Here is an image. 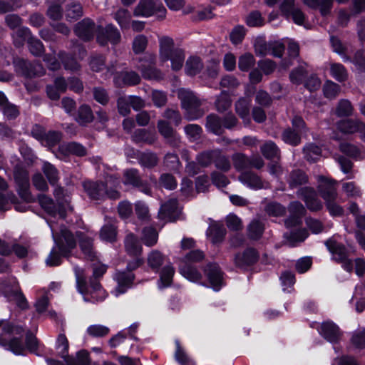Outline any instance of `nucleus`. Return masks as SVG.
<instances>
[{
  "label": "nucleus",
  "instance_id": "43",
  "mask_svg": "<svg viewBox=\"0 0 365 365\" xmlns=\"http://www.w3.org/2000/svg\"><path fill=\"white\" fill-rule=\"evenodd\" d=\"M301 133L291 128H286L282 133L283 141L292 146L299 145L301 142Z\"/></svg>",
  "mask_w": 365,
  "mask_h": 365
},
{
  "label": "nucleus",
  "instance_id": "1",
  "mask_svg": "<svg viewBox=\"0 0 365 365\" xmlns=\"http://www.w3.org/2000/svg\"><path fill=\"white\" fill-rule=\"evenodd\" d=\"M56 246L52 249L46 259L48 266H57L61 264V257H67L71 250L75 247L76 242L72 234L64 227L59 230L52 222H48Z\"/></svg>",
  "mask_w": 365,
  "mask_h": 365
},
{
  "label": "nucleus",
  "instance_id": "38",
  "mask_svg": "<svg viewBox=\"0 0 365 365\" xmlns=\"http://www.w3.org/2000/svg\"><path fill=\"white\" fill-rule=\"evenodd\" d=\"M215 166L222 172H228L231 168V163L228 157L220 149H217L214 158Z\"/></svg>",
  "mask_w": 365,
  "mask_h": 365
},
{
  "label": "nucleus",
  "instance_id": "22",
  "mask_svg": "<svg viewBox=\"0 0 365 365\" xmlns=\"http://www.w3.org/2000/svg\"><path fill=\"white\" fill-rule=\"evenodd\" d=\"M289 187L292 189L305 185L309 182L307 174L301 169L292 170L287 179Z\"/></svg>",
  "mask_w": 365,
  "mask_h": 365
},
{
  "label": "nucleus",
  "instance_id": "8",
  "mask_svg": "<svg viewBox=\"0 0 365 365\" xmlns=\"http://www.w3.org/2000/svg\"><path fill=\"white\" fill-rule=\"evenodd\" d=\"M336 128L344 134L359 133L361 139L365 142V123L358 118H346L336 123Z\"/></svg>",
  "mask_w": 365,
  "mask_h": 365
},
{
  "label": "nucleus",
  "instance_id": "26",
  "mask_svg": "<svg viewBox=\"0 0 365 365\" xmlns=\"http://www.w3.org/2000/svg\"><path fill=\"white\" fill-rule=\"evenodd\" d=\"M304 4L312 9H319L322 16H327L331 12L334 0H302Z\"/></svg>",
  "mask_w": 365,
  "mask_h": 365
},
{
  "label": "nucleus",
  "instance_id": "37",
  "mask_svg": "<svg viewBox=\"0 0 365 365\" xmlns=\"http://www.w3.org/2000/svg\"><path fill=\"white\" fill-rule=\"evenodd\" d=\"M138 163L146 168H153L158 163V158L156 153L146 151L138 155Z\"/></svg>",
  "mask_w": 365,
  "mask_h": 365
},
{
  "label": "nucleus",
  "instance_id": "6",
  "mask_svg": "<svg viewBox=\"0 0 365 365\" xmlns=\"http://www.w3.org/2000/svg\"><path fill=\"white\" fill-rule=\"evenodd\" d=\"M22 329L14 327L4 321L0 320V344L6 346L16 355L24 354L25 348L21 341L17 338H11L14 334H19Z\"/></svg>",
  "mask_w": 365,
  "mask_h": 365
},
{
  "label": "nucleus",
  "instance_id": "34",
  "mask_svg": "<svg viewBox=\"0 0 365 365\" xmlns=\"http://www.w3.org/2000/svg\"><path fill=\"white\" fill-rule=\"evenodd\" d=\"M264 211L269 217H283L287 212V207L277 202H269L266 204Z\"/></svg>",
  "mask_w": 365,
  "mask_h": 365
},
{
  "label": "nucleus",
  "instance_id": "35",
  "mask_svg": "<svg viewBox=\"0 0 365 365\" xmlns=\"http://www.w3.org/2000/svg\"><path fill=\"white\" fill-rule=\"evenodd\" d=\"M137 98L135 96H129L120 98L118 101V107L120 113L123 115L128 114L130 111V108L134 110L137 109L136 106Z\"/></svg>",
  "mask_w": 365,
  "mask_h": 365
},
{
  "label": "nucleus",
  "instance_id": "14",
  "mask_svg": "<svg viewBox=\"0 0 365 365\" xmlns=\"http://www.w3.org/2000/svg\"><path fill=\"white\" fill-rule=\"evenodd\" d=\"M180 215L178 200L172 198L161 205L159 216L161 219L169 222L175 221Z\"/></svg>",
  "mask_w": 365,
  "mask_h": 365
},
{
  "label": "nucleus",
  "instance_id": "7",
  "mask_svg": "<svg viewBox=\"0 0 365 365\" xmlns=\"http://www.w3.org/2000/svg\"><path fill=\"white\" fill-rule=\"evenodd\" d=\"M155 55L150 51H146V53H143L138 56V62L140 63L138 68L144 78L155 81H160L164 78L162 71L155 67Z\"/></svg>",
  "mask_w": 365,
  "mask_h": 365
},
{
  "label": "nucleus",
  "instance_id": "59",
  "mask_svg": "<svg viewBox=\"0 0 365 365\" xmlns=\"http://www.w3.org/2000/svg\"><path fill=\"white\" fill-rule=\"evenodd\" d=\"M48 306V299L47 297L43 296L39 298L35 304L36 311L40 313H45L47 317L51 319H55L56 317V313L54 311L46 312Z\"/></svg>",
  "mask_w": 365,
  "mask_h": 365
},
{
  "label": "nucleus",
  "instance_id": "50",
  "mask_svg": "<svg viewBox=\"0 0 365 365\" xmlns=\"http://www.w3.org/2000/svg\"><path fill=\"white\" fill-rule=\"evenodd\" d=\"M87 334L93 338L105 337L110 333V328L102 324H92L86 329Z\"/></svg>",
  "mask_w": 365,
  "mask_h": 365
},
{
  "label": "nucleus",
  "instance_id": "29",
  "mask_svg": "<svg viewBox=\"0 0 365 365\" xmlns=\"http://www.w3.org/2000/svg\"><path fill=\"white\" fill-rule=\"evenodd\" d=\"M14 178L19 187L20 194L26 197L29 187L28 173L23 169H16L14 172Z\"/></svg>",
  "mask_w": 365,
  "mask_h": 365
},
{
  "label": "nucleus",
  "instance_id": "33",
  "mask_svg": "<svg viewBox=\"0 0 365 365\" xmlns=\"http://www.w3.org/2000/svg\"><path fill=\"white\" fill-rule=\"evenodd\" d=\"M260 151L263 156L268 160L280 158V150L277 145L272 141L265 142L260 148Z\"/></svg>",
  "mask_w": 365,
  "mask_h": 365
},
{
  "label": "nucleus",
  "instance_id": "49",
  "mask_svg": "<svg viewBox=\"0 0 365 365\" xmlns=\"http://www.w3.org/2000/svg\"><path fill=\"white\" fill-rule=\"evenodd\" d=\"M341 190L348 197L356 198L362 195L360 187L354 181L342 182Z\"/></svg>",
  "mask_w": 365,
  "mask_h": 365
},
{
  "label": "nucleus",
  "instance_id": "45",
  "mask_svg": "<svg viewBox=\"0 0 365 365\" xmlns=\"http://www.w3.org/2000/svg\"><path fill=\"white\" fill-rule=\"evenodd\" d=\"M42 171L47 178L51 185H55L58 181V171L54 165L48 162H43Z\"/></svg>",
  "mask_w": 365,
  "mask_h": 365
},
{
  "label": "nucleus",
  "instance_id": "27",
  "mask_svg": "<svg viewBox=\"0 0 365 365\" xmlns=\"http://www.w3.org/2000/svg\"><path fill=\"white\" fill-rule=\"evenodd\" d=\"M179 272L185 278L192 282H197L202 278V274L192 264L180 262Z\"/></svg>",
  "mask_w": 365,
  "mask_h": 365
},
{
  "label": "nucleus",
  "instance_id": "48",
  "mask_svg": "<svg viewBox=\"0 0 365 365\" xmlns=\"http://www.w3.org/2000/svg\"><path fill=\"white\" fill-rule=\"evenodd\" d=\"M56 349L58 355L64 359L66 361V359H68L69 356L68 353V341L63 334H60L58 336L56 344Z\"/></svg>",
  "mask_w": 365,
  "mask_h": 365
},
{
  "label": "nucleus",
  "instance_id": "58",
  "mask_svg": "<svg viewBox=\"0 0 365 365\" xmlns=\"http://www.w3.org/2000/svg\"><path fill=\"white\" fill-rule=\"evenodd\" d=\"M255 64V58L250 53L242 55L238 60V67L242 71H248Z\"/></svg>",
  "mask_w": 365,
  "mask_h": 365
},
{
  "label": "nucleus",
  "instance_id": "9",
  "mask_svg": "<svg viewBox=\"0 0 365 365\" xmlns=\"http://www.w3.org/2000/svg\"><path fill=\"white\" fill-rule=\"evenodd\" d=\"M156 14L159 19H164L166 9L162 4L155 3L153 0H140L138 3V16L148 17Z\"/></svg>",
  "mask_w": 365,
  "mask_h": 365
},
{
  "label": "nucleus",
  "instance_id": "56",
  "mask_svg": "<svg viewBox=\"0 0 365 365\" xmlns=\"http://www.w3.org/2000/svg\"><path fill=\"white\" fill-rule=\"evenodd\" d=\"M41 206L51 215L56 216L58 215V206L57 207L53 200L46 195H40L38 197Z\"/></svg>",
  "mask_w": 365,
  "mask_h": 365
},
{
  "label": "nucleus",
  "instance_id": "44",
  "mask_svg": "<svg viewBox=\"0 0 365 365\" xmlns=\"http://www.w3.org/2000/svg\"><path fill=\"white\" fill-rule=\"evenodd\" d=\"M232 104V100L230 95L225 91H222L219 96H217L215 102L216 110L220 113H223L228 110Z\"/></svg>",
  "mask_w": 365,
  "mask_h": 365
},
{
  "label": "nucleus",
  "instance_id": "10",
  "mask_svg": "<svg viewBox=\"0 0 365 365\" xmlns=\"http://www.w3.org/2000/svg\"><path fill=\"white\" fill-rule=\"evenodd\" d=\"M336 185L337 181L335 180L327 178L323 175L319 177L318 192L325 202L336 200L338 197Z\"/></svg>",
  "mask_w": 365,
  "mask_h": 365
},
{
  "label": "nucleus",
  "instance_id": "42",
  "mask_svg": "<svg viewBox=\"0 0 365 365\" xmlns=\"http://www.w3.org/2000/svg\"><path fill=\"white\" fill-rule=\"evenodd\" d=\"M354 107L351 103L347 99H341L336 107L335 114L336 116L349 117L352 115Z\"/></svg>",
  "mask_w": 365,
  "mask_h": 365
},
{
  "label": "nucleus",
  "instance_id": "17",
  "mask_svg": "<svg viewBox=\"0 0 365 365\" xmlns=\"http://www.w3.org/2000/svg\"><path fill=\"white\" fill-rule=\"evenodd\" d=\"M120 34L116 28L112 25H108L105 29L98 26L97 41L104 45L108 41L115 43L120 39Z\"/></svg>",
  "mask_w": 365,
  "mask_h": 365
},
{
  "label": "nucleus",
  "instance_id": "25",
  "mask_svg": "<svg viewBox=\"0 0 365 365\" xmlns=\"http://www.w3.org/2000/svg\"><path fill=\"white\" fill-rule=\"evenodd\" d=\"M205 127L207 130L217 135L224 133L222 118L214 113L206 117Z\"/></svg>",
  "mask_w": 365,
  "mask_h": 365
},
{
  "label": "nucleus",
  "instance_id": "28",
  "mask_svg": "<svg viewBox=\"0 0 365 365\" xmlns=\"http://www.w3.org/2000/svg\"><path fill=\"white\" fill-rule=\"evenodd\" d=\"M59 151L65 155L72 154L77 156H84L86 155V148L76 142L61 144L59 146Z\"/></svg>",
  "mask_w": 365,
  "mask_h": 365
},
{
  "label": "nucleus",
  "instance_id": "52",
  "mask_svg": "<svg viewBox=\"0 0 365 365\" xmlns=\"http://www.w3.org/2000/svg\"><path fill=\"white\" fill-rule=\"evenodd\" d=\"M303 151L305 159L310 163L315 162L322 153V149L314 143L307 145Z\"/></svg>",
  "mask_w": 365,
  "mask_h": 365
},
{
  "label": "nucleus",
  "instance_id": "63",
  "mask_svg": "<svg viewBox=\"0 0 365 365\" xmlns=\"http://www.w3.org/2000/svg\"><path fill=\"white\" fill-rule=\"evenodd\" d=\"M6 297L9 301L14 302L19 308L24 309L27 307V301L21 291H12L7 294Z\"/></svg>",
  "mask_w": 365,
  "mask_h": 365
},
{
  "label": "nucleus",
  "instance_id": "62",
  "mask_svg": "<svg viewBox=\"0 0 365 365\" xmlns=\"http://www.w3.org/2000/svg\"><path fill=\"white\" fill-rule=\"evenodd\" d=\"M16 71L26 77H31L34 73L31 71V64L24 59H16L14 61Z\"/></svg>",
  "mask_w": 365,
  "mask_h": 365
},
{
  "label": "nucleus",
  "instance_id": "64",
  "mask_svg": "<svg viewBox=\"0 0 365 365\" xmlns=\"http://www.w3.org/2000/svg\"><path fill=\"white\" fill-rule=\"evenodd\" d=\"M255 102L263 108H269L272 104L273 100L271 96L264 90H259L255 96Z\"/></svg>",
  "mask_w": 365,
  "mask_h": 365
},
{
  "label": "nucleus",
  "instance_id": "24",
  "mask_svg": "<svg viewBox=\"0 0 365 365\" xmlns=\"http://www.w3.org/2000/svg\"><path fill=\"white\" fill-rule=\"evenodd\" d=\"M206 234L213 244H218L224 240L226 230L222 224L212 223L209 226Z\"/></svg>",
  "mask_w": 365,
  "mask_h": 365
},
{
  "label": "nucleus",
  "instance_id": "3",
  "mask_svg": "<svg viewBox=\"0 0 365 365\" xmlns=\"http://www.w3.org/2000/svg\"><path fill=\"white\" fill-rule=\"evenodd\" d=\"M106 271V267L105 265L101 264L94 267V278L102 276ZM74 272L76 278L77 288L81 294H84L83 298L85 301H91L87 296L88 294L91 296V298L93 299V301L103 300L106 297L105 291L101 288V284L96 279H91L90 286L88 287L86 286L83 270L78 267H74Z\"/></svg>",
  "mask_w": 365,
  "mask_h": 365
},
{
  "label": "nucleus",
  "instance_id": "21",
  "mask_svg": "<svg viewBox=\"0 0 365 365\" xmlns=\"http://www.w3.org/2000/svg\"><path fill=\"white\" fill-rule=\"evenodd\" d=\"M238 179L242 183L252 189L259 190L264 187L261 178L250 170L241 173Z\"/></svg>",
  "mask_w": 365,
  "mask_h": 365
},
{
  "label": "nucleus",
  "instance_id": "23",
  "mask_svg": "<svg viewBox=\"0 0 365 365\" xmlns=\"http://www.w3.org/2000/svg\"><path fill=\"white\" fill-rule=\"evenodd\" d=\"M76 121L80 125L85 126L94 120V115L91 108L86 104L80 106L75 115Z\"/></svg>",
  "mask_w": 365,
  "mask_h": 365
},
{
  "label": "nucleus",
  "instance_id": "41",
  "mask_svg": "<svg viewBox=\"0 0 365 365\" xmlns=\"http://www.w3.org/2000/svg\"><path fill=\"white\" fill-rule=\"evenodd\" d=\"M114 81L118 86L135 85L137 82V76L134 72L124 71L118 74Z\"/></svg>",
  "mask_w": 365,
  "mask_h": 365
},
{
  "label": "nucleus",
  "instance_id": "60",
  "mask_svg": "<svg viewBox=\"0 0 365 365\" xmlns=\"http://www.w3.org/2000/svg\"><path fill=\"white\" fill-rule=\"evenodd\" d=\"M163 164L170 170H177L181 165L178 155L174 153H168L164 156Z\"/></svg>",
  "mask_w": 365,
  "mask_h": 365
},
{
  "label": "nucleus",
  "instance_id": "36",
  "mask_svg": "<svg viewBox=\"0 0 365 365\" xmlns=\"http://www.w3.org/2000/svg\"><path fill=\"white\" fill-rule=\"evenodd\" d=\"M203 68V64L199 57H190L185 62V72L187 75L194 76L199 73Z\"/></svg>",
  "mask_w": 365,
  "mask_h": 365
},
{
  "label": "nucleus",
  "instance_id": "51",
  "mask_svg": "<svg viewBox=\"0 0 365 365\" xmlns=\"http://www.w3.org/2000/svg\"><path fill=\"white\" fill-rule=\"evenodd\" d=\"M63 188L56 187L54 190V195L58 202V215L61 219H63L66 216V207L68 206L69 200L66 198H62L61 195H63Z\"/></svg>",
  "mask_w": 365,
  "mask_h": 365
},
{
  "label": "nucleus",
  "instance_id": "47",
  "mask_svg": "<svg viewBox=\"0 0 365 365\" xmlns=\"http://www.w3.org/2000/svg\"><path fill=\"white\" fill-rule=\"evenodd\" d=\"M307 76L308 71L302 65L292 70L289 73V80L292 83L299 85L304 82Z\"/></svg>",
  "mask_w": 365,
  "mask_h": 365
},
{
  "label": "nucleus",
  "instance_id": "57",
  "mask_svg": "<svg viewBox=\"0 0 365 365\" xmlns=\"http://www.w3.org/2000/svg\"><path fill=\"white\" fill-rule=\"evenodd\" d=\"M289 215L302 220L306 214V209L304 205L299 201H292L289 202L287 207Z\"/></svg>",
  "mask_w": 365,
  "mask_h": 365
},
{
  "label": "nucleus",
  "instance_id": "40",
  "mask_svg": "<svg viewBox=\"0 0 365 365\" xmlns=\"http://www.w3.org/2000/svg\"><path fill=\"white\" fill-rule=\"evenodd\" d=\"M217 149L207 150L199 153L195 158L197 163L202 168H207L214 163Z\"/></svg>",
  "mask_w": 365,
  "mask_h": 365
},
{
  "label": "nucleus",
  "instance_id": "18",
  "mask_svg": "<svg viewBox=\"0 0 365 365\" xmlns=\"http://www.w3.org/2000/svg\"><path fill=\"white\" fill-rule=\"evenodd\" d=\"M251 99L248 97H241L235 103V110L245 124L250 123Z\"/></svg>",
  "mask_w": 365,
  "mask_h": 365
},
{
  "label": "nucleus",
  "instance_id": "4",
  "mask_svg": "<svg viewBox=\"0 0 365 365\" xmlns=\"http://www.w3.org/2000/svg\"><path fill=\"white\" fill-rule=\"evenodd\" d=\"M185 58L184 50L175 46L171 37L164 36L159 38V59L161 63L170 61L172 70L178 71L182 68Z\"/></svg>",
  "mask_w": 365,
  "mask_h": 365
},
{
  "label": "nucleus",
  "instance_id": "61",
  "mask_svg": "<svg viewBox=\"0 0 365 365\" xmlns=\"http://www.w3.org/2000/svg\"><path fill=\"white\" fill-rule=\"evenodd\" d=\"M246 29L244 26L237 25L233 28L230 34L231 42L235 45L241 43L245 38Z\"/></svg>",
  "mask_w": 365,
  "mask_h": 365
},
{
  "label": "nucleus",
  "instance_id": "20",
  "mask_svg": "<svg viewBox=\"0 0 365 365\" xmlns=\"http://www.w3.org/2000/svg\"><path fill=\"white\" fill-rule=\"evenodd\" d=\"M325 245L337 262H343L348 257L347 250L342 244L330 238L325 242Z\"/></svg>",
  "mask_w": 365,
  "mask_h": 365
},
{
  "label": "nucleus",
  "instance_id": "39",
  "mask_svg": "<svg viewBox=\"0 0 365 365\" xmlns=\"http://www.w3.org/2000/svg\"><path fill=\"white\" fill-rule=\"evenodd\" d=\"M65 362L66 365H90L91 360L89 354L85 350H81L76 353V357L69 356ZM91 365L97 364L94 363Z\"/></svg>",
  "mask_w": 365,
  "mask_h": 365
},
{
  "label": "nucleus",
  "instance_id": "15",
  "mask_svg": "<svg viewBox=\"0 0 365 365\" xmlns=\"http://www.w3.org/2000/svg\"><path fill=\"white\" fill-rule=\"evenodd\" d=\"M79 240L80 247L85 257L90 260H94L96 257L93 247V236L90 232H78L76 233Z\"/></svg>",
  "mask_w": 365,
  "mask_h": 365
},
{
  "label": "nucleus",
  "instance_id": "30",
  "mask_svg": "<svg viewBox=\"0 0 365 365\" xmlns=\"http://www.w3.org/2000/svg\"><path fill=\"white\" fill-rule=\"evenodd\" d=\"M308 237V232L305 229H298L294 231L284 233V238L289 246H295L297 243L304 241Z\"/></svg>",
  "mask_w": 365,
  "mask_h": 365
},
{
  "label": "nucleus",
  "instance_id": "11",
  "mask_svg": "<svg viewBox=\"0 0 365 365\" xmlns=\"http://www.w3.org/2000/svg\"><path fill=\"white\" fill-rule=\"evenodd\" d=\"M133 269H135V266L129 265L128 272H119L115 274V279L118 285L114 290V293L116 297L123 294L127 289L131 287L135 279V274L131 273L130 270Z\"/></svg>",
  "mask_w": 365,
  "mask_h": 365
},
{
  "label": "nucleus",
  "instance_id": "32",
  "mask_svg": "<svg viewBox=\"0 0 365 365\" xmlns=\"http://www.w3.org/2000/svg\"><path fill=\"white\" fill-rule=\"evenodd\" d=\"M232 164L235 169L239 172H244L250 169V157L242 153H235L232 155Z\"/></svg>",
  "mask_w": 365,
  "mask_h": 365
},
{
  "label": "nucleus",
  "instance_id": "55",
  "mask_svg": "<svg viewBox=\"0 0 365 365\" xmlns=\"http://www.w3.org/2000/svg\"><path fill=\"white\" fill-rule=\"evenodd\" d=\"M340 91V86L331 81H327L323 86V93L327 98L334 99Z\"/></svg>",
  "mask_w": 365,
  "mask_h": 365
},
{
  "label": "nucleus",
  "instance_id": "2",
  "mask_svg": "<svg viewBox=\"0 0 365 365\" xmlns=\"http://www.w3.org/2000/svg\"><path fill=\"white\" fill-rule=\"evenodd\" d=\"M85 192L92 200H103L105 198L116 200L120 198V180L109 176L106 182L86 181L83 183Z\"/></svg>",
  "mask_w": 365,
  "mask_h": 365
},
{
  "label": "nucleus",
  "instance_id": "31",
  "mask_svg": "<svg viewBox=\"0 0 365 365\" xmlns=\"http://www.w3.org/2000/svg\"><path fill=\"white\" fill-rule=\"evenodd\" d=\"M264 228V224L262 221L253 220L247 228L248 237L252 240H259L262 237Z\"/></svg>",
  "mask_w": 365,
  "mask_h": 365
},
{
  "label": "nucleus",
  "instance_id": "53",
  "mask_svg": "<svg viewBox=\"0 0 365 365\" xmlns=\"http://www.w3.org/2000/svg\"><path fill=\"white\" fill-rule=\"evenodd\" d=\"M175 273V269L171 265L165 266L160 274V287H168L173 282V277Z\"/></svg>",
  "mask_w": 365,
  "mask_h": 365
},
{
  "label": "nucleus",
  "instance_id": "54",
  "mask_svg": "<svg viewBox=\"0 0 365 365\" xmlns=\"http://www.w3.org/2000/svg\"><path fill=\"white\" fill-rule=\"evenodd\" d=\"M158 240V232L152 227H145L142 231L141 241L147 246L154 245Z\"/></svg>",
  "mask_w": 365,
  "mask_h": 365
},
{
  "label": "nucleus",
  "instance_id": "12",
  "mask_svg": "<svg viewBox=\"0 0 365 365\" xmlns=\"http://www.w3.org/2000/svg\"><path fill=\"white\" fill-rule=\"evenodd\" d=\"M204 272L213 289L219 290L223 281V272L220 266L217 263H208L205 267Z\"/></svg>",
  "mask_w": 365,
  "mask_h": 365
},
{
  "label": "nucleus",
  "instance_id": "19",
  "mask_svg": "<svg viewBox=\"0 0 365 365\" xmlns=\"http://www.w3.org/2000/svg\"><path fill=\"white\" fill-rule=\"evenodd\" d=\"M321 334L325 339L331 342L336 343L341 336V331L338 326L331 322H325L321 326Z\"/></svg>",
  "mask_w": 365,
  "mask_h": 365
},
{
  "label": "nucleus",
  "instance_id": "13",
  "mask_svg": "<svg viewBox=\"0 0 365 365\" xmlns=\"http://www.w3.org/2000/svg\"><path fill=\"white\" fill-rule=\"evenodd\" d=\"M259 253L253 247L245 250L242 253H237L235 256V264L237 267L242 268L256 263L259 259Z\"/></svg>",
  "mask_w": 365,
  "mask_h": 365
},
{
  "label": "nucleus",
  "instance_id": "16",
  "mask_svg": "<svg viewBox=\"0 0 365 365\" xmlns=\"http://www.w3.org/2000/svg\"><path fill=\"white\" fill-rule=\"evenodd\" d=\"M98 34V27L89 19H86L78 23L75 28L76 34L83 40H89L93 37L94 33Z\"/></svg>",
  "mask_w": 365,
  "mask_h": 365
},
{
  "label": "nucleus",
  "instance_id": "46",
  "mask_svg": "<svg viewBox=\"0 0 365 365\" xmlns=\"http://www.w3.org/2000/svg\"><path fill=\"white\" fill-rule=\"evenodd\" d=\"M331 76L339 82H344L348 78V73L346 68L341 63H331L330 64Z\"/></svg>",
  "mask_w": 365,
  "mask_h": 365
},
{
  "label": "nucleus",
  "instance_id": "5",
  "mask_svg": "<svg viewBox=\"0 0 365 365\" xmlns=\"http://www.w3.org/2000/svg\"><path fill=\"white\" fill-rule=\"evenodd\" d=\"M177 96L180 101L184 116L187 120H195L202 118L205 114V110L202 107L203 100L200 99L192 91L181 88L177 91Z\"/></svg>",
  "mask_w": 365,
  "mask_h": 365
}]
</instances>
